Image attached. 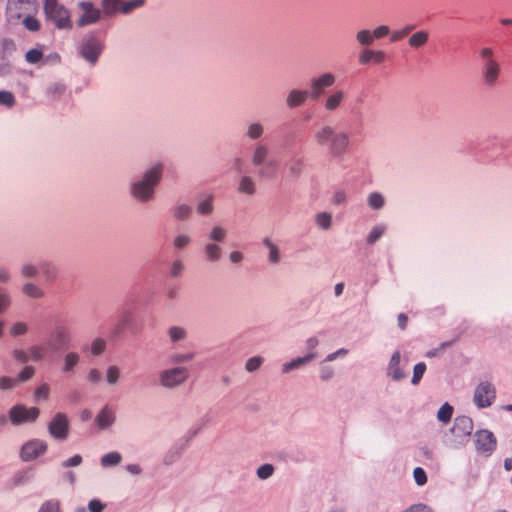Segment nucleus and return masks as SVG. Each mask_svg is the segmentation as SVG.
Here are the masks:
<instances>
[{"instance_id": "f257e3e1", "label": "nucleus", "mask_w": 512, "mask_h": 512, "mask_svg": "<svg viewBox=\"0 0 512 512\" xmlns=\"http://www.w3.org/2000/svg\"><path fill=\"white\" fill-rule=\"evenodd\" d=\"M164 166L154 163L144 170L142 175L129 185V192L133 199L140 203H147L154 199L156 188L161 182Z\"/></svg>"}, {"instance_id": "f03ea898", "label": "nucleus", "mask_w": 512, "mask_h": 512, "mask_svg": "<svg viewBox=\"0 0 512 512\" xmlns=\"http://www.w3.org/2000/svg\"><path fill=\"white\" fill-rule=\"evenodd\" d=\"M314 140L318 146L325 147L334 157L345 154L350 142L346 132L338 131L331 125L319 127L314 133Z\"/></svg>"}, {"instance_id": "7ed1b4c3", "label": "nucleus", "mask_w": 512, "mask_h": 512, "mask_svg": "<svg viewBox=\"0 0 512 512\" xmlns=\"http://www.w3.org/2000/svg\"><path fill=\"white\" fill-rule=\"evenodd\" d=\"M269 155L270 148L267 143L256 142L251 148L250 161L254 167L259 168V177H272L278 169V162L275 159H269Z\"/></svg>"}, {"instance_id": "20e7f679", "label": "nucleus", "mask_w": 512, "mask_h": 512, "mask_svg": "<svg viewBox=\"0 0 512 512\" xmlns=\"http://www.w3.org/2000/svg\"><path fill=\"white\" fill-rule=\"evenodd\" d=\"M104 42L95 34L85 35L78 44V54L91 66H95L104 50Z\"/></svg>"}, {"instance_id": "39448f33", "label": "nucleus", "mask_w": 512, "mask_h": 512, "mask_svg": "<svg viewBox=\"0 0 512 512\" xmlns=\"http://www.w3.org/2000/svg\"><path fill=\"white\" fill-rule=\"evenodd\" d=\"M408 362L409 356L406 352L400 349H396L392 352L386 368V377L392 382H401L408 376Z\"/></svg>"}, {"instance_id": "423d86ee", "label": "nucleus", "mask_w": 512, "mask_h": 512, "mask_svg": "<svg viewBox=\"0 0 512 512\" xmlns=\"http://www.w3.org/2000/svg\"><path fill=\"white\" fill-rule=\"evenodd\" d=\"M190 372L184 366H172L163 369L158 374V381L165 389H175L182 386L189 378Z\"/></svg>"}, {"instance_id": "0eeeda50", "label": "nucleus", "mask_w": 512, "mask_h": 512, "mask_svg": "<svg viewBox=\"0 0 512 512\" xmlns=\"http://www.w3.org/2000/svg\"><path fill=\"white\" fill-rule=\"evenodd\" d=\"M473 428L474 423L469 416L461 415L456 417L450 430L453 437L452 446L454 448L465 446L469 441Z\"/></svg>"}, {"instance_id": "6e6552de", "label": "nucleus", "mask_w": 512, "mask_h": 512, "mask_svg": "<svg viewBox=\"0 0 512 512\" xmlns=\"http://www.w3.org/2000/svg\"><path fill=\"white\" fill-rule=\"evenodd\" d=\"M496 400V388L489 381H480L473 392V403L478 409L490 407Z\"/></svg>"}, {"instance_id": "1a4fd4ad", "label": "nucleus", "mask_w": 512, "mask_h": 512, "mask_svg": "<svg viewBox=\"0 0 512 512\" xmlns=\"http://www.w3.org/2000/svg\"><path fill=\"white\" fill-rule=\"evenodd\" d=\"M474 445L477 454L489 457L497 448V438L492 431L480 429L474 434Z\"/></svg>"}, {"instance_id": "9d476101", "label": "nucleus", "mask_w": 512, "mask_h": 512, "mask_svg": "<svg viewBox=\"0 0 512 512\" xmlns=\"http://www.w3.org/2000/svg\"><path fill=\"white\" fill-rule=\"evenodd\" d=\"M46 20L51 22L57 29L65 30L72 28L69 11L60 4L44 7Z\"/></svg>"}, {"instance_id": "9b49d317", "label": "nucleus", "mask_w": 512, "mask_h": 512, "mask_svg": "<svg viewBox=\"0 0 512 512\" xmlns=\"http://www.w3.org/2000/svg\"><path fill=\"white\" fill-rule=\"evenodd\" d=\"M116 421V411L109 404L103 405L94 417V425L98 431L112 430Z\"/></svg>"}, {"instance_id": "f8f14e48", "label": "nucleus", "mask_w": 512, "mask_h": 512, "mask_svg": "<svg viewBox=\"0 0 512 512\" xmlns=\"http://www.w3.org/2000/svg\"><path fill=\"white\" fill-rule=\"evenodd\" d=\"M69 419L66 414L58 412L48 424L49 434L56 440L63 441L69 435Z\"/></svg>"}, {"instance_id": "ddd939ff", "label": "nucleus", "mask_w": 512, "mask_h": 512, "mask_svg": "<svg viewBox=\"0 0 512 512\" xmlns=\"http://www.w3.org/2000/svg\"><path fill=\"white\" fill-rule=\"evenodd\" d=\"M336 82V76L331 72H325L310 80L311 97L317 99L325 94V89L332 87Z\"/></svg>"}, {"instance_id": "4468645a", "label": "nucleus", "mask_w": 512, "mask_h": 512, "mask_svg": "<svg viewBox=\"0 0 512 512\" xmlns=\"http://www.w3.org/2000/svg\"><path fill=\"white\" fill-rule=\"evenodd\" d=\"M39 409L36 407L27 408L24 405H15L10 409V419L13 424L34 422L39 416Z\"/></svg>"}, {"instance_id": "2eb2a0df", "label": "nucleus", "mask_w": 512, "mask_h": 512, "mask_svg": "<svg viewBox=\"0 0 512 512\" xmlns=\"http://www.w3.org/2000/svg\"><path fill=\"white\" fill-rule=\"evenodd\" d=\"M36 0H8L6 13L9 19H20L35 8Z\"/></svg>"}, {"instance_id": "dca6fc26", "label": "nucleus", "mask_w": 512, "mask_h": 512, "mask_svg": "<svg viewBox=\"0 0 512 512\" xmlns=\"http://www.w3.org/2000/svg\"><path fill=\"white\" fill-rule=\"evenodd\" d=\"M72 336L69 328L63 325L56 326L50 333L49 342L51 348L55 350L70 347Z\"/></svg>"}, {"instance_id": "f3484780", "label": "nucleus", "mask_w": 512, "mask_h": 512, "mask_svg": "<svg viewBox=\"0 0 512 512\" xmlns=\"http://www.w3.org/2000/svg\"><path fill=\"white\" fill-rule=\"evenodd\" d=\"M47 450V443L34 439L25 443L20 452V457L23 461H32L37 457L43 455Z\"/></svg>"}, {"instance_id": "a211bd4d", "label": "nucleus", "mask_w": 512, "mask_h": 512, "mask_svg": "<svg viewBox=\"0 0 512 512\" xmlns=\"http://www.w3.org/2000/svg\"><path fill=\"white\" fill-rule=\"evenodd\" d=\"M346 99V93L341 89H334L325 93L322 105L325 111L333 113L339 110Z\"/></svg>"}, {"instance_id": "6ab92c4d", "label": "nucleus", "mask_w": 512, "mask_h": 512, "mask_svg": "<svg viewBox=\"0 0 512 512\" xmlns=\"http://www.w3.org/2000/svg\"><path fill=\"white\" fill-rule=\"evenodd\" d=\"M79 8L82 14L77 21L78 26L94 24L100 19V10L95 8L91 2H80Z\"/></svg>"}, {"instance_id": "aec40b11", "label": "nucleus", "mask_w": 512, "mask_h": 512, "mask_svg": "<svg viewBox=\"0 0 512 512\" xmlns=\"http://www.w3.org/2000/svg\"><path fill=\"white\" fill-rule=\"evenodd\" d=\"M501 73V66L497 60L482 63V75L485 84L493 86L498 81Z\"/></svg>"}, {"instance_id": "412c9836", "label": "nucleus", "mask_w": 512, "mask_h": 512, "mask_svg": "<svg viewBox=\"0 0 512 512\" xmlns=\"http://www.w3.org/2000/svg\"><path fill=\"white\" fill-rule=\"evenodd\" d=\"M316 357L315 352H310L304 356H299L291 359L281 365V373L289 374L292 371L298 370L301 367L305 366L309 362H311Z\"/></svg>"}, {"instance_id": "4be33fe9", "label": "nucleus", "mask_w": 512, "mask_h": 512, "mask_svg": "<svg viewBox=\"0 0 512 512\" xmlns=\"http://www.w3.org/2000/svg\"><path fill=\"white\" fill-rule=\"evenodd\" d=\"M309 92L305 89H291L286 95L285 104L289 109H295L305 104Z\"/></svg>"}, {"instance_id": "5701e85b", "label": "nucleus", "mask_w": 512, "mask_h": 512, "mask_svg": "<svg viewBox=\"0 0 512 512\" xmlns=\"http://www.w3.org/2000/svg\"><path fill=\"white\" fill-rule=\"evenodd\" d=\"M223 253L221 244L207 241L203 246L204 258L210 263H218L221 260Z\"/></svg>"}, {"instance_id": "b1692460", "label": "nucleus", "mask_w": 512, "mask_h": 512, "mask_svg": "<svg viewBox=\"0 0 512 512\" xmlns=\"http://www.w3.org/2000/svg\"><path fill=\"white\" fill-rule=\"evenodd\" d=\"M81 356L76 351L67 352L63 356L61 371L64 374H71L80 363Z\"/></svg>"}, {"instance_id": "393cba45", "label": "nucleus", "mask_w": 512, "mask_h": 512, "mask_svg": "<svg viewBox=\"0 0 512 512\" xmlns=\"http://www.w3.org/2000/svg\"><path fill=\"white\" fill-rule=\"evenodd\" d=\"M192 242V235L189 232L181 231L172 238V247L176 251H183L189 248Z\"/></svg>"}, {"instance_id": "a878e982", "label": "nucleus", "mask_w": 512, "mask_h": 512, "mask_svg": "<svg viewBox=\"0 0 512 512\" xmlns=\"http://www.w3.org/2000/svg\"><path fill=\"white\" fill-rule=\"evenodd\" d=\"M228 235V230L220 225H213L207 234V241L222 244L225 242Z\"/></svg>"}, {"instance_id": "bb28decb", "label": "nucleus", "mask_w": 512, "mask_h": 512, "mask_svg": "<svg viewBox=\"0 0 512 512\" xmlns=\"http://www.w3.org/2000/svg\"><path fill=\"white\" fill-rule=\"evenodd\" d=\"M238 192L252 196L256 193V183L252 176L242 175L238 183Z\"/></svg>"}, {"instance_id": "cd10ccee", "label": "nucleus", "mask_w": 512, "mask_h": 512, "mask_svg": "<svg viewBox=\"0 0 512 512\" xmlns=\"http://www.w3.org/2000/svg\"><path fill=\"white\" fill-rule=\"evenodd\" d=\"M171 213L176 220L185 221L191 216L192 208L186 203L178 202L171 209Z\"/></svg>"}, {"instance_id": "c85d7f7f", "label": "nucleus", "mask_w": 512, "mask_h": 512, "mask_svg": "<svg viewBox=\"0 0 512 512\" xmlns=\"http://www.w3.org/2000/svg\"><path fill=\"white\" fill-rule=\"evenodd\" d=\"M262 243L269 251L268 261L274 265L278 264L281 260V252L279 247L275 243H273L272 240L268 237H265L262 240Z\"/></svg>"}, {"instance_id": "c756f323", "label": "nucleus", "mask_w": 512, "mask_h": 512, "mask_svg": "<svg viewBox=\"0 0 512 512\" xmlns=\"http://www.w3.org/2000/svg\"><path fill=\"white\" fill-rule=\"evenodd\" d=\"M66 92V85L62 82H53L45 90L46 96L53 101L59 100Z\"/></svg>"}, {"instance_id": "7c9ffc66", "label": "nucleus", "mask_w": 512, "mask_h": 512, "mask_svg": "<svg viewBox=\"0 0 512 512\" xmlns=\"http://www.w3.org/2000/svg\"><path fill=\"white\" fill-rule=\"evenodd\" d=\"M196 357V352H174L169 355V362L174 366H180V364L188 363Z\"/></svg>"}, {"instance_id": "2f4dec72", "label": "nucleus", "mask_w": 512, "mask_h": 512, "mask_svg": "<svg viewBox=\"0 0 512 512\" xmlns=\"http://www.w3.org/2000/svg\"><path fill=\"white\" fill-rule=\"evenodd\" d=\"M167 334L172 344L182 342L188 337V331L184 327L177 325L169 327Z\"/></svg>"}, {"instance_id": "473e14b6", "label": "nucleus", "mask_w": 512, "mask_h": 512, "mask_svg": "<svg viewBox=\"0 0 512 512\" xmlns=\"http://www.w3.org/2000/svg\"><path fill=\"white\" fill-rule=\"evenodd\" d=\"M22 293L32 299H40L44 297V290L33 282H26L22 286Z\"/></svg>"}, {"instance_id": "72a5a7b5", "label": "nucleus", "mask_w": 512, "mask_h": 512, "mask_svg": "<svg viewBox=\"0 0 512 512\" xmlns=\"http://www.w3.org/2000/svg\"><path fill=\"white\" fill-rule=\"evenodd\" d=\"M122 455L117 451H111L100 458V465L103 468L115 467L122 462Z\"/></svg>"}, {"instance_id": "f704fd0d", "label": "nucleus", "mask_w": 512, "mask_h": 512, "mask_svg": "<svg viewBox=\"0 0 512 512\" xmlns=\"http://www.w3.org/2000/svg\"><path fill=\"white\" fill-rule=\"evenodd\" d=\"M12 304V296L10 292L0 286V314L6 312ZM3 322L0 320V337L3 334Z\"/></svg>"}, {"instance_id": "c9c22d12", "label": "nucleus", "mask_w": 512, "mask_h": 512, "mask_svg": "<svg viewBox=\"0 0 512 512\" xmlns=\"http://www.w3.org/2000/svg\"><path fill=\"white\" fill-rule=\"evenodd\" d=\"M40 269L43 277L46 279L47 282L54 281L58 277V267L53 262H41Z\"/></svg>"}, {"instance_id": "e433bc0d", "label": "nucleus", "mask_w": 512, "mask_h": 512, "mask_svg": "<svg viewBox=\"0 0 512 512\" xmlns=\"http://www.w3.org/2000/svg\"><path fill=\"white\" fill-rule=\"evenodd\" d=\"M265 128L260 122H251L246 126L245 135L249 140H259L264 134Z\"/></svg>"}, {"instance_id": "4c0bfd02", "label": "nucleus", "mask_w": 512, "mask_h": 512, "mask_svg": "<svg viewBox=\"0 0 512 512\" xmlns=\"http://www.w3.org/2000/svg\"><path fill=\"white\" fill-rule=\"evenodd\" d=\"M428 40H429V33L424 30H420V31L413 33L410 36V38L408 40V44L410 47L417 49V48H420V47H423L424 45H426Z\"/></svg>"}, {"instance_id": "58836bf2", "label": "nucleus", "mask_w": 512, "mask_h": 512, "mask_svg": "<svg viewBox=\"0 0 512 512\" xmlns=\"http://www.w3.org/2000/svg\"><path fill=\"white\" fill-rule=\"evenodd\" d=\"M315 225L322 230H329L332 227V214L319 212L314 216Z\"/></svg>"}, {"instance_id": "ea45409f", "label": "nucleus", "mask_w": 512, "mask_h": 512, "mask_svg": "<svg viewBox=\"0 0 512 512\" xmlns=\"http://www.w3.org/2000/svg\"><path fill=\"white\" fill-rule=\"evenodd\" d=\"M185 270V264L179 257L174 258L169 263L168 273L171 278H179Z\"/></svg>"}, {"instance_id": "a19ab883", "label": "nucleus", "mask_w": 512, "mask_h": 512, "mask_svg": "<svg viewBox=\"0 0 512 512\" xmlns=\"http://www.w3.org/2000/svg\"><path fill=\"white\" fill-rule=\"evenodd\" d=\"M33 478V473L29 470L17 472L10 480L13 487L21 486L29 483Z\"/></svg>"}, {"instance_id": "79ce46f5", "label": "nucleus", "mask_w": 512, "mask_h": 512, "mask_svg": "<svg viewBox=\"0 0 512 512\" xmlns=\"http://www.w3.org/2000/svg\"><path fill=\"white\" fill-rule=\"evenodd\" d=\"M146 0H129L125 2H121L118 5V12L122 14H129L135 9L141 8L144 6Z\"/></svg>"}, {"instance_id": "37998d69", "label": "nucleus", "mask_w": 512, "mask_h": 512, "mask_svg": "<svg viewBox=\"0 0 512 512\" xmlns=\"http://www.w3.org/2000/svg\"><path fill=\"white\" fill-rule=\"evenodd\" d=\"M106 382L108 385H116L121 378V370L117 365H109L105 372Z\"/></svg>"}, {"instance_id": "c03bdc74", "label": "nucleus", "mask_w": 512, "mask_h": 512, "mask_svg": "<svg viewBox=\"0 0 512 512\" xmlns=\"http://www.w3.org/2000/svg\"><path fill=\"white\" fill-rule=\"evenodd\" d=\"M356 41L359 45L368 47L373 44L374 36L371 30L362 29L357 31L355 35Z\"/></svg>"}, {"instance_id": "a18cd8bd", "label": "nucleus", "mask_w": 512, "mask_h": 512, "mask_svg": "<svg viewBox=\"0 0 512 512\" xmlns=\"http://www.w3.org/2000/svg\"><path fill=\"white\" fill-rule=\"evenodd\" d=\"M44 54L42 48H32L25 53V61L29 64H38L41 61L44 62Z\"/></svg>"}, {"instance_id": "49530a36", "label": "nucleus", "mask_w": 512, "mask_h": 512, "mask_svg": "<svg viewBox=\"0 0 512 512\" xmlns=\"http://www.w3.org/2000/svg\"><path fill=\"white\" fill-rule=\"evenodd\" d=\"M368 206L373 210H380L384 207L385 199L381 193L373 192L367 197Z\"/></svg>"}, {"instance_id": "de8ad7c7", "label": "nucleus", "mask_w": 512, "mask_h": 512, "mask_svg": "<svg viewBox=\"0 0 512 512\" xmlns=\"http://www.w3.org/2000/svg\"><path fill=\"white\" fill-rule=\"evenodd\" d=\"M28 350L30 361H42L46 355V348L40 344L31 345Z\"/></svg>"}, {"instance_id": "09e8293b", "label": "nucleus", "mask_w": 512, "mask_h": 512, "mask_svg": "<svg viewBox=\"0 0 512 512\" xmlns=\"http://www.w3.org/2000/svg\"><path fill=\"white\" fill-rule=\"evenodd\" d=\"M197 213L200 215H209L213 212V196L208 195L205 199L200 201L197 205Z\"/></svg>"}, {"instance_id": "8fccbe9b", "label": "nucleus", "mask_w": 512, "mask_h": 512, "mask_svg": "<svg viewBox=\"0 0 512 512\" xmlns=\"http://www.w3.org/2000/svg\"><path fill=\"white\" fill-rule=\"evenodd\" d=\"M453 411L454 409L449 403H444L437 411L438 421L444 424L448 423L452 418Z\"/></svg>"}, {"instance_id": "3c124183", "label": "nucleus", "mask_w": 512, "mask_h": 512, "mask_svg": "<svg viewBox=\"0 0 512 512\" xmlns=\"http://www.w3.org/2000/svg\"><path fill=\"white\" fill-rule=\"evenodd\" d=\"M275 467L273 464L265 463L256 469V476L260 480H267L273 476Z\"/></svg>"}, {"instance_id": "603ef678", "label": "nucleus", "mask_w": 512, "mask_h": 512, "mask_svg": "<svg viewBox=\"0 0 512 512\" xmlns=\"http://www.w3.org/2000/svg\"><path fill=\"white\" fill-rule=\"evenodd\" d=\"M37 512H61V504L57 499L44 501Z\"/></svg>"}, {"instance_id": "864d4df0", "label": "nucleus", "mask_w": 512, "mask_h": 512, "mask_svg": "<svg viewBox=\"0 0 512 512\" xmlns=\"http://www.w3.org/2000/svg\"><path fill=\"white\" fill-rule=\"evenodd\" d=\"M263 362H264V358L262 356H260V355H256V356L250 357L245 362V370L247 372H249V373L256 372L257 370L260 369V367L262 366Z\"/></svg>"}, {"instance_id": "5fc2aeb1", "label": "nucleus", "mask_w": 512, "mask_h": 512, "mask_svg": "<svg viewBox=\"0 0 512 512\" xmlns=\"http://www.w3.org/2000/svg\"><path fill=\"white\" fill-rule=\"evenodd\" d=\"M29 330L25 322L18 321L13 323L9 328V333L12 337H19L25 335Z\"/></svg>"}, {"instance_id": "6e6d98bb", "label": "nucleus", "mask_w": 512, "mask_h": 512, "mask_svg": "<svg viewBox=\"0 0 512 512\" xmlns=\"http://www.w3.org/2000/svg\"><path fill=\"white\" fill-rule=\"evenodd\" d=\"M181 454V450L178 447H171L163 457V464L166 466L175 463Z\"/></svg>"}, {"instance_id": "4d7b16f0", "label": "nucleus", "mask_w": 512, "mask_h": 512, "mask_svg": "<svg viewBox=\"0 0 512 512\" xmlns=\"http://www.w3.org/2000/svg\"><path fill=\"white\" fill-rule=\"evenodd\" d=\"M426 372V364L424 362L417 363L413 368L412 385L416 386L420 383L424 373Z\"/></svg>"}, {"instance_id": "13d9d810", "label": "nucleus", "mask_w": 512, "mask_h": 512, "mask_svg": "<svg viewBox=\"0 0 512 512\" xmlns=\"http://www.w3.org/2000/svg\"><path fill=\"white\" fill-rule=\"evenodd\" d=\"M385 229L386 228L383 225L374 226L367 236V243L374 244L376 241H378L384 234Z\"/></svg>"}, {"instance_id": "bf43d9fd", "label": "nucleus", "mask_w": 512, "mask_h": 512, "mask_svg": "<svg viewBox=\"0 0 512 512\" xmlns=\"http://www.w3.org/2000/svg\"><path fill=\"white\" fill-rule=\"evenodd\" d=\"M121 0H102L103 11L106 15L112 16L118 12V5Z\"/></svg>"}, {"instance_id": "052dcab7", "label": "nucleus", "mask_w": 512, "mask_h": 512, "mask_svg": "<svg viewBox=\"0 0 512 512\" xmlns=\"http://www.w3.org/2000/svg\"><path fill=\"white\" fill-rule=\"evenodd\" d=\"M106 349V341L102 338H95L90 346V353L93 356L101 355Z\"/></svg>"}, {"instance_id": "680f3d73", "label": "nucleus", "mask_w": 512, "mask_h": 512, "mask_svg": "<svg viewBox=\"0 0 512 512\" xmlns=\"http://www.w3.org/2000/svg\"><path fill=\"white\" fill-rule=\"evenodd\" d=\"M38 273V268L32 263H23L20 266V274L24 278H34Z\"/></svg>"}, {"instance_id": "e2e57ef3", "label": "nucleus", "mask_w": 512, "mask_h": 512, "mask_svg": "<svg viewBox=\"0 0 512 512\" xmlns=\"http://www.w3.org/2000/svg\"><path fill=\"white\" fill-rule=\"evenodd\" d=\"M15 102V96L12 92L6 90L0 91V105L11 108L15 105Z\"/></svg>"}, {"instance_id": "0e129e2a", "label": "nucleus", "mask_w": 512, "mask_h": 512, "mask_svg": "<svg viewBox=\"0 0 512 512\" xmlns=\"http://www.w3.org/2000/svg\"><path fill=\"white\" fill-rule=\"evenodd\" d=\"M35 374V368L31 365L25 366L17 375V383L26 382L31 379Z\"/></svg>"}, {"instance_id": "69168bd1", "label": "nucleus", "mask_w": 512, "mask_h": 512, "mask_svg": "<svg viewBox=\"0 0 512 512\" xmlns=\"http://www.w3.org/2000/svg\"><path fill=\"white\" fill-rule=\"evenodd\" d=\"M83 458L80 454H75L72 457L62 461L60 463L61 468H72V467H78L82 464Z\"/></svg>"}, {"instance_id": "338daca9", "label": "nucleus", "mask_w": 512, "mask_h": 512, "mask_svg": "<svg viewBox=\"0 0 512 512\" xmlns=\"http://www.w3.org/2000/svg\"><path fill=\"white\" fill-rule=\"evenodd\" d=\"M50 388L48 384H41L34 392V398L36 401H46L49 397Z\"/></svg>"}, {"instance_id": "774afa93", "label": "nucleus", "mask_w": 512, "mask_h": 512, "mask_svg": "<svg viewBox=\"0 0 512 512\" xmlns=\"http://www.w3.org/2000/svg\"><path fill=\"white\" fill-rule=\"evenodd\" d=\"M413 478L418 486H423L427 483V475L423 468L416 467L413 470Z\"/></svg>"}]
</instances>
